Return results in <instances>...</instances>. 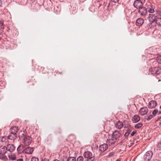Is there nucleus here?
I'll list each match as a JSON object with an SVG mask.
<instances>
[{
    "mask_svg": "<svg viewBox=\"0 0 161 161\" xmlns=\"http://www.w3.org/2000/svg\"><path fill=\"white\" fill-rule=\"evenodd\" d=\"M7 148L6 146H1L0 147V159L1 160H6L8 158L5 154L7 152Z\"/></svg>",
    "mask_w": 161,
    "mask_h": 161,
    "instance_id": "f257e3e1",
    "label": "nucleus"
},
{
    "mask_svg": "<svg viewBox=\"0 0 161 161\" xmlns=\"http://www.w3.org/2000/svg\"><path fill=\"white\" fill-rule=\"evenodd\" d=\"M149 71L151 74L155 75L161 73V68L151 67L149 69Z\"/></svg>",
    "mask_w": 161,
    "mask_h": 161,
    "instance_id": "f03ea898",
    "label": "nucleus"
},
{
    "mask_svg": "<svg viewBox=\"0 0 161 161\" xmlns=\"http://www.w3.org/2000/svg\"><path fill=\"white\" fill-rule=\"evenodd\" d=\"M153 153L151 151H148L144 154L143 158L145 161H149L152 158Z\"/></svg>",
    "mask_w": 161,
    "mask_h": 161,
    "instance_id": "7ed1b4c3",
    "label": "nucleus"
},
{
    "mask_svg": "<svg viewBox=\"0 0 161 161\" xmlns=\"http://www.w3.org/2000/svg\"><path fill=\"white\" fill-rule=\"evenodd\" d=\"M138 13L141 16H145L147 13V9L145 7L142 6L138 9Z\"/></svg>",
    "mask_w": 161,
    "mask_h": 161,
    "instance_id": "20e7f679",
    "label": "nucleus"
},
{
    "mask_svg": "<svg viewBox=\"0 0 161 161\" xmlns=\"http://www.w3.org/2000/svg\"><path fill=\"white\" fill-rule=\"evenodd\" d=\"M133 5L136 9H139L142 7V1L140 0H136L134 1Z\"/></svg>",
    "mask_w": 161,
    "mask_h": 161,
    "instance_id": "39448f33",
    "label": "nucleus"
},
{
    "mask_svg": "<svg viewBox=\"0 0 161 161\" xmlns=\"http://www.w3.org/2000/svg\"><path fill=\"white\" fill-rule=\"evenodd\" d=\"M32 140V138L30 136H26L25 138L23 139L24 143L26 146H28L31 144Z\"/></svg>",
    "mask_w": 161,
    "mask_h": 161,
    "instance_id": "423d86ee",
    "label": "nucleus"
},
{
    "mask_svg": "<svg viewBox=\"0 0 161 161\" xmlns=\"http://www.w3.org/2000/svg\"><path fill=\"white\" fill-rule=\"evenodd\" d=\"M7 151L10 152H13L15 149V147L14 146L11 144H8L6 146Z\"/></svg>",
    "mask_w": 161,
    "mask_h": 161,
    "instance_id": "0eeeda50",
    "label": "nucleus"
},
{
    "mask_svg": "<svg viewBox=\"0 0 161 161\" xmlns=\"http://www.w3.org/2000/svg\"><path fill=\"white\" fill-rule=\"evenodd\" d=\"M157 16L152 14H150L148 17V19L150 22H154L157 18Z\"/></svg>",
    "mask_w": 161,
    "mask_h": 161,
    "instance_id": "6e6552de",
    "label": "nucleus"
},
{
    "mask_svg": "<svg viewBox=\"0 0 161 161\" xmlns=\"http://www.w3.org/2000/svg\"><path fill=\"white\" fill-rule=\"evenodd\" d=\"M18 129L16 126H13L10 129V132L12 134L16 135L18 132Z\"/></svg>",
    "mask_w": 161,
    "mask_h": 161,
    "instance_id": "1a4fd4ad",
    "label": "nucleus"
},
{
    "mask_svg": "<svg viewBox=\"0 0 161 161\" xmlns=\"http://www.w3.org/2000/svg\"><path fill=\"white\" fill-rule=\"evenodd\" d=\"M27 136V132L25 130L21 131L19 134V139L25 138Z\"/></svg>",
    "mask_w": 161,
    "mask_h": 161,
    "instance_id": "9d476101",
    "label": "nucleus"
},
{
    "mask_svg": "<svg viewBox=\"0 0 161 161\" xmlns=\"http://www.w3.org/2000/svg\"><path fill=\"white\" fill-rule=\"evenodd\" d=\"M121 134L118 130H116L113 133L112 137L115 138L116 140L117 139L120 137Z\"/></svg>",
    "mask_w": 161,
    "mask_h": 161,
    "instance_id": "9b49d317",
    "label": "nucleus"
},
{
    "mask_svg": "<svg viewBox=\"0 0 161 161\" xmlns=\"http://www.w3.org/2000/svg\"><path fill=\"white\" fill-rule=\"evenodd\" d=\"M157 105V102L154 101H151L148 103V107L150 108H155Z\"/></svg>",
    "mask_w": 161,
    "mask_h": 161,
    "instance_id": "f8f14e48",
    "label": "nucleus"
},
{
    "mask_svg": "<svg viewBox=\"0 0 161 161\" xmlns=\"http://www.w3.org/2000/svg\"><path fill=\"white\" fill-rule=\"evenodd\" d=\"M25 147L23 145H20L19 146L17 149L18 152L20 153H24L25 150Z\"/></svg>",
    "mask_w": 161,
    "mask_h": 161,
    "instance_id": "ddd939ff",
    "label": "nucleus"
},
{
    "mask_svg": "<svg viewBox=\"0 0 161 161\" xmlns=\"http://www.w3.org/2000/svg\"><path fill=\"white\" fill-rule=\"evenodd\" d=\"M148 109L147 107H144L141 108L140 110V113L141 115L146 114L148 112Z\"/></svg>",
    "mask_w": 161,
    "mask_h": 161,
    "instance_id": "4468645a",
    "label": "nucleus"
},
{
    "mask_svg": "<svg viewBox=\"0 0 161 161\" xmlns=\"http://www.w3.org/2000/svg\"><path fill=\"white\" fill-rule=\"evenodd\" d=\"M115 127L118 129H120L123 127V123L119 121L116 122L115 125Z\"/></svg>",
    "mask_w": 161,
    "mask_h": 161,
    "instance_id": "2eb2a0df",
    "label": "nucleus"
},
{
    "mask_svg": "<svg viewBox=\"0 0 161 161\" xmlns=\"http://www.w3.org/2000/svg\"><path fill=\"white\" fill-rule=\"evenodd\" d=\"M8 140L9 142H11L12 141H14L17 137L16 135L12 134L10 135L7 136Z\"/></svg>",
    "mask_w": 161,
    "mask_h": 161,
    "instance_id": "dca6fc26",
    "label": "nucleus"
},
{
    "mask_svg": "<svg viewBox=\"0 0 161 161\" xmlns=\"http://www.w3.org/2000/svg\"><path fill=\"white\" fill-rule=\"evenodd\" d=\"M116 141V140L115 138L112 137L111 138H109L107 139L106 141V142L110 146L114 144Z\"/></svg>",
    "mask_w": 161,
    "mask_h": 161,
    "instance_id": "f3484780",
    "label": "nucleus"
},
{
    "mask_svg": "<svg viewBox=\"0 0 161 161\" xmlns=\"http://www.w3.org/2000/svg\"><path fill=\"white\" fill-rule=\"evenodd\" d=\"M144 22V19L142 18H139L138 19L136 22V25L137 26H141Z\"/></svg>",
    "mask_w": 161,
    "mask_h": 161,
    "instance_id": "a211bd4d",
    "label": "nucleus"
},
{
    "mask_svg": "<svg viewBox=\"0 0 161 161\" xmlns=\"http://www.w3.org/2000/svg\"><path fill=\"white\" fill-rule=\"evenodd\" d=\"M1 141L3 144H6L7 142H9L8 137L4 136L1 137Z\"/></svg>",
    "mask_w": 161,
    "mask_h": 161,
    "instance_id": "6ab92c4d",
    "label": "nucleus"
},
{
    "mask_svg": "<svg viewBox=\"0 0 161 161\" xmlns=\"http://www.w3.org/2000/svg\"><path fill=\"white\" fill-rule=\"evenodd\" d=\"M33 150V149L32 147H28L26 148H25V150L24 153L28 154H31L32 153Z\"/></svg>",
    "mask_w": 161,
    "mask_h": 161,
    "instance_id": "aec40b11",
    "label": "nucleus"
},
{
    "mask_svg": "<svg viewBox=\"0 0 161 161\" xmlns=\"http://www.w3.org/2000/svg\"><path fill=\"white\" fill-rule=\"evenodd\" d=\"M108 148V145L106 144H103L99 147L100 150L103 152L106 151Z\"/></svg>",
    "mask_w": 161,
    "mask_h": 161,
    "instance_id": "412c9836",
    "label": "nucleus"
},
{
    "mask_svg": "<svg viewBox=\"0 0 161 161\" xmlns=\"http://www.w3.org/2000/svg\"><path fill=\"white\" fill-rule=\"evenodd\" d=\"M140 120V117L137 115H135L132 118V120L133 123H136Z\"/></svg>",
    "mask_w": 161,
    "mask_h": 161,
    "instance_id": "4be33fe9",
    "label": "nucleus"
},
{
    "mask_svg": "<svg viewBox=\"0 0 161 161\" xmlns=\"http://www.w3.org/2000/svg\"><path fill=\"white\" fill-rule=\"evenodd\" d=\"M92 155V153L88 151L85 152L83 154L84 157L86 158Z\"/></svg>",
    "mask_w": 161,
    "mask_h": 161,
    "instance_id": "5701e85b",
    "label": "nucleus"
},
{
    "mask_svg": "<svg viewBox=\"0 0 161 161\" xmlns=\"http://www.w3.org/2000/svg\"><path fill=\"white\" fill-rule=\"evenodd\" d=\"M123 124L124 128H129L130 126L129 122L127 120H124L123 122Z\"/></svg>",
    "mask_w": 161,
    "mask_h": 161,
    "instance_id": "b1692460",
    "label": "nucleus"
},
{
    "mask_svg": "<svg viewBox=\"0 0 161 161\" xmlns=\"http://www.w3.org/2000/svg\"><path fill=\"white\" fill-rule=\"evenodd\" d=\"M158 26H161V18L157 17L154 21Z\"/></svg>",
    "mask_w": 161,
    "mask_h": 161,
    "instance_id": "393cba45",
    "label": "nucleus"
},
{
    "mask_svg": "<svg viewBox=\"0 0 161 161\" xmlns=\"http://www.w3.org/2000/svg\"><path fill=\"white\" fill-rule=\"evenodd\" d=\"M95 159V158L92 155L91 156H89L86 159V161H93Z\"/></svg>",
    "mask_w": 161,
    "mask_h": 161,
    "instance_id": "a878e982",
    "label": "nucleus"
},
{
    "mask_svg": "<svg viewBox=\"0 0 161 161\" xmlns=\"http://www.w3.org/2000/svg\"><path fill=\"white\" fill-rule=\"evenodd\" d=\"M147 9V12L148 11L150 14H153L155 12L154 8H153V7L152 8H148Z\"/></svg>",
    "mask_w": 161,
    "mask_h": 161,
    "instance_id": "bb28decb",
    "label": "nucleus"
},
{
    "mask_svg": "<svg viewBox=\"0 0 161 161\" xmlns=\"http://www.w3.org/2000/svg\"><path fill=\"white\" fill-rule=\"evenodd\" d=\"M143 124L142 123H139L136 124L135 126V128L136 129H139L142 126Z\"/></svg>",
    "mask_w": 161,
    "mask_h": 161,
    "instance_id": "cd10ccee",
    "label": "nucleus"
},
{
    "mask_svg": "<svg viewBox=\"0 0 161 161\" xmlns=\"http://www.w3.org/2000/svg\"><path fill=\"white\" fill-rule=\"evenodd\" d=\"M53 136L51 135H49L47 137V141L48 142H51L52 141Z\"/></svg>",
    "mask_w": 161,
    "mask_h": 161,
    "instance_id": "c85d7f7f",
    "label": "nucleus"
},
{
    "mask_svg": "<svg viewBox=\"0 0 161 161\" xmlns=\"http://www.w3.org/2000/svg\"><path fill=\"white\" fill-rule=\"evenodd\" d=\"M157 61L159 64H161V55L158 56L156 59Z\"/></svg>",
    "mask_w": 161,
    "mask_h": 161,
    "instance_id": "c756f323",
    "label": "nucleus"
},
{
    "mask_svg": "<svg viewBox=\"0 0 161 161\" xmlns=\"http://www.w3.org/2000/svg\"><path fill=\"white\" fill-rule=\"evenodd\" d=\"M8 157L9 159L12 160H14L16 159V157L14 155H11L9 156Z\"/></svg>",
    "mask_w": 161,
    "mask_h": 161,
    "instance_id": "7c9ffc66",
    "label": "nucleus"
},
{
    "mask_svg": "<svg viewBox=\"0 0 161 161\" xmlns=\"http://www.w3.org/2000/svg\"><path fill=\"white\" fill-rule=\"evenodd\" d=\"M158 109H155L153 110L152 113L153 115L155 116H156V114L158 113Z\"/></svg>",
    "mask_w": 161,
    "mask_h": 161,
    "instance_id": "2f4dec72",
    "label": "nucleus"
},
{
    "mask_svg": "<svg viewBox=\"0 0 161 161\" xmlns=\"http://www.w3.org/2000/svg\"><path fill=\"white\" fill-rule=\"evenodd\" d=\"M75 158L73 157H70L68 158L67 161H75Z\"/></svg>",
    "mask_w": 161,
    "mask_h": 161,
    "instance_id": "473e14b6",
    "label": "nucleus"
},
{
    "mask_svg": "<svg viewBox=\"0 0 161 161\" xmlns=\"http://www.w3.org/2000/svg\"><path fill=\"white\" fill-rule=\"evenodd\" d=\"M130 134L129 132H127L125 133L124 134V136L126 138L124 139V140L127 139V137L129 136Z\"/></svg>",
    "mask_w": 161,
    "mask_h": 161,
    "instance_id": "72a5a7b5",
    "label": "nucleus"
},
{
    "mask_svg": "<svg viewBox=\"0 0 161 161\" xmlns=\"http://www.w3.org/2000/svg\"><path fill=\"white\" fill-rule=\"evenodd\" d=\"M83 158L82 156H79L77 159V161H83Z\"/></svg>",
    "mask_w": 161,
    "mask_h": 161,
    "instance_id": "f704fd0d",
    "label": "nucleus"
},
{
    "mask_svg": "<svg viewBox=\"0 0 161 161\" xmlns=\"http://www.w3.org/2000/svg\"><path fill=\"white\" fill-rule=\"evenodd\" d=\"M31 161H38V158L36 157H33L31 158Z\"/></svg>",
    "mask_w": 161,
    "mask_h": 161,
    "instance_id": "c9c22d12",
    "label": "nucleus"
},
{
    "mask_svg": "<svg viewBox=\"0 0 161 161\" xmlns=\"http://www.w3.org/2000/svg\"><path fill=\"white\" fill-rule=\"evenodd\" d=\"M153 116L152 115H149L147 118V120H150L151 119H152L153 117Z\"/></svg>",
    "mask_w": 161,
    "mask_h": 161,
    "instance_id": "e433bc0d",
    "label": "nucleus"
},
{
    "mask_svg": "<svg viewBox=\"0 0 161 161\" xmlns=\"http://www.w3.org/2000/svg\"><path fill=\"white\" fill-rule=\"evenodd\" d=\"M137 131L136 130H134L130 134V135L131 136H133L136 133Z\"/></svg>",
    "mask_w": 161,
    "mask_h": 161,
    "instance_id": "4c0bfd02",
    "label": "nucleus"
},
{
    "mask_svg": "<svg viewBox=\"0 0 161 161\" xmlns=\"http://www.w3.org/2000/svg\"><path fill=\"white\" fill-rule=\"evenodd\" d=\"M114 153L113 152H112L110 153L109 154L108 156L109 157H111L114 154Z\"/></svg>",
    "mask_w": 161,
    "mask_h": 161,
    "instance_id": "58836bf2",
    "label": "nucleus"
},
{
    "mask_svg": "<svg viewBox=\"0 0 161 161\" xmlns=\"http://www.w3.org/2000/svg\"><path fill=\"white\" fill-rule=\"evenodd\" d=\"M3 27V24L1 22H0V29H2Z\"/></svg>",
    "mask_w": 161,
    "mask_h": 161,
    "instance_id": "ea45409f",
    "label": "nucleus"
},
{
    "mask_svg": "<svg viewBox=\"0 0 161 161\" xmlns=\"http://www.w3.org/2000/svg\"><path fill=\"white\" fill-rule=\"evenodd\" d=\"M119 0H111V1L114 3H117L119 2Z\"/></svg>",
    "mask_w": 161,
    "mask_h": 161,
    "instance_id": "a19ab883",
    "label": "nucleus"
},
{
    "mask_svg": "<svg viewBox=\"0 0 161 161\" xmlns=\"http://www.w3.org/2000/svg\"><path fill=\"white\" fill-rule=\"evenodd\" d=\"M158 14L161 16V12L159 10L157 11Z\"/></svg>",
    "mask_w": 161,
    "mask_h": 161,
    "instance_id": "79ce46f5",
    "label": "nucleus"
},
{
    "mask_svg": "<svg viewBox=\"0 0 161 161\" xmlns=\"http://www.w3.org/2000/svg\"><path fill=\"white\" fill-rule=\"evenodd\" d=\"M17 161H23V159L22 158L18 159L17 160Z\"/></svg>",
    "mask_w": 161,
    "mask_h": 161,
    "instance_id": "37998d69",
    "label": "nucleus"
},
{
    "mask_svg": "<svg viewBox=\"0 0 161 161\" xmlns=\"http://www.w3.org/2000/svg\"><path fill=\"white\" fill-rule=\"evenodd\" d=\"M153 22H151V23L150 24L149 27H150V28H152V24Z\"/></svg>",
    "mask_w": 161,
    "mask_h": 161,
    "instance_id": "c03bdc74",
    "label": "nucleus"
},
{
    "mask_svg": "<svg viewBox=\"0 0 161 161\" xmlns=\"http://www.w3.org/2000/svg\"><path fill=\"white\" fill-rule=\"evenodd\" d=\"M127 132H129V134H130L131 132V130L129 128H128V129L127 130Z\"/></svg>",
    "mask_w": 161,
    "mask_h": 161,
    "instance_id": "a18cd8bd",
    "label": "nucleus"
},
{
    "mask_svg": "<svg viewBox=\"0 0 161 161\" xmlns=\"http://www.w3.org/2000/svg\"><path fill=\"white\" fill-rule=\"evenodd\" d=\"M42 161H49V160L45 158L42 159Z\"/></svg>",
    "mask_w": 161,
    "mask_h": 161,
    "instance_id": "49530a36",
    "label": "nucleus"
},
{
    "mask_svg": "<svg viewBox=\"0 0 161 161\" xmlns=\"http://www.w3.org/2000/svg\"><path fill=\"white\" fill-rule=\"evenodd\" d=\"M2 4V1L0 0V7L1 6Z\"/></svg>",
    "mask_w": 161,
    "mask_h": 161,
    "instance_id": "de8ad7c7",
    "label": "nucleus"
},
{
    "mask_svg": "<svg viewBox=\"0 0 161 161\" xmlns=\"http://www.w3.org/2000/svg\"><path fill=\"white\" fill-rule=\"evenodd\" d=\"M158 114H161V111H158Z\"/></svg>",
    "mask_w": 161,
    "mask_h": 161,
    "instance_id": "09e8293b",
    "label": "nucleus"
},
{
    "mask_svg": "<svg viewBox=\"0 0 161 161\" xmlns=\"http://www.w3.org/2000/svg\"><path fill=\"white\" fill-rule=\"evenodd\" d=\"M53 161H60L58 159H55V160H54Z\"/></svg>",
    "mask_w": 161,
    "mask_h": 161,
    "instance_id": "8fccbe9b",
    "label": "nucleus"
},
{
    "mask_svg": "<svg viewBox=\"0 0 161 161\" xmlns=\"http://www.w3.org/2000/svg\"><path fill=\"white\" fill-rule=\"evenodd\" d=\"M1 34L0 33V40H1Z\"/></svg>",
    "mask_w": 161,
    "mask_h": 161,
    "instance_id": "3c124183",
    "label": "nucleus"
},
{
    "mask_svg": "<svg viewBox=\"0 0 161 161\" xmlns=\"http://www.w3.org/2000/svg\"><path fill=\"white\" fill-rule=\"evenodd\" d=\"M159 145L160 146H161V142L159 144Z\"/></svg>",
    "mask_w": 161,
    "mask_h": 161,
    "instance_id": "603ef678",
    "label": "nucleus"
},
{
    "mask_svg": "<svg viewBox=\"0 0 161 161\" xmlns=\"http://www.w3.org/2000/svg\"><path fill=\"white\" fill-rule=\"evenodd\" d=\"M159 126H160V127H161V122H160L159 124Z\"/></svg>",
    "mask_w": 161,
    "mask_h": 161,
    "instance_id": "864d4df0",
    "label": "nucleus"
},
{
    "mask_svg": "<svg viewBox=\"0 0 161 161\" xmlns=\"http://www.w3.org/2000/svg\"><path fill=\"white\" fill-rule=\"evenodd\" d=\"M59 130V133H61V131L60 130V129H58Z\"/></svg>",
    "mask_w": 161,
    "mask_h": 161,
    "instance_id": "5fc2aeb1",
    "label": "nucleus"
},
{
    "mask_svg": "<svg viewBox=\"0 0 161 161\" xmlns=\"http://www.w3.org/2000/svg\"><path fill=\"white\" fill-rule=\"evenodd\" d=\"M161 119V116L158 118V119Z\"/></svg>",
    "mask_w": 161,
    "mask_h": 161,
    "instance_id": "6e6d98bb",
    "label": "nucleus"
},
{
    "mask_svg": "<svg viewBox=\"0 0 161 161\" xmlns=\"http://www.w3.org/2000/svg\"><path fill=\"white\" fill-rule=\"evenodd\" d=\"M123 141H124V140H123V141H122L121 142V144H122V143H123Z\"/></svg>",
    "mask_w": 161,
    "mask_h": 161,
    "instance_id": "4d7b16f0",
    "label": "nucleus"
},
{
    "mask_svg": "<svg viewBox=\"0 0 161 161\" xmlns=\"http://www.w3.org/2000/svg\"><path fill=\"white\" fill-rule=\"evenodd\" d=\"M120 160H119V159H117V160H116V161H119Z\"/></svg>",
    "mask_w": 161,
    "mask_h": 161,
    "instance_id": "13d9d810",
    "label": "nucleus"
},
{
    "mask_svg": "<svg viewBox=\"0 0 161 161\" xmlns=\"http://www.w3.org/2000/svg\"><path fill=\"white\" fill-rule=\"evenodd\" d=\"M160 108L161 109V105L160 106Z\"/></svg>",
    "mask_w": 161,
    "mask_h": 161,
    "instance_id": "bf43d9fd",
    "label": "nucleus"
},
{
    "mask_svg": "<svg viewBox=\"0 0 161 161\" xmlns=\"http://www.w3.org/2000/svg\"><path fill=\"white\" fill-rule=\"evenodd\" d=\"M143 0H142V1H143ZM144 1H145V0H143Z\"/></svg>",
    "mask_w": 161,
    "mask_h": 161,
    "instance_id": "052dcab7",
    "label": "nucleus"
}]
</instances>
